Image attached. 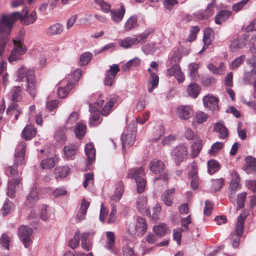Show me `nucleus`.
Masks as SVG:
<instances>
[{
	"instance_id": "f257e3e1",
	"label": "nucleus",
	"mask_w": 256,
	"mask_h": 256,
	"mask_svg": "<svg viewBox=\"0 0 256 256\" xmlns=\"http://www.w3.org/2000/svg\"><path fill=\"white\" fill-rule=\"evenodd\" d=\"M28 14V8L24 7L22 12H16L9 15H2L0 19V56L4 52L5 46L9 40L8 35L16 20H20L26 25L32 24L36 20L37 16L35 11H32L30 15Z\"/></svg>"
},
{
	"instance_id": "f03ea898",
	"label": "nucleus",
	"mask_w": 256,
	"mask_h": 256,
	"mask_svg": "<svg viewBox=\"0 0 256 256\" xmlns=\"http://www.w3.org/2000/svg\"><path fill=\"white\" fill-rule=\"evenodd\" d=\"M26 147V143L24 142H20L18 145L14 154V164L8 168V171L10 172L12 177V179L10 181H12V182L16 184H18L20 182L16 166L19 164H22L24 161Z\"/></svg>"
},
{
	"instance_id": "7ed1b4c3",
	"label": "nucleus",
	"mask_w": 256,
	"mask_h": 256,
	"mask_svg": "<svg viewBox=\"0 0 256 256\" xmlns=\"http://www.w3.org/2000/svg\"><path fill=\"white\" fill-rule=\"evenodd\" d=\"M144 175V169L142 166L134 168L128 172L127 178L135 180L138 193L142 192L145 188L146 182L143 178Z\"/></svg>"
},
{
	"instance_id": "20e7f679",
	"label": "nucleus",
	"mask_w": 256,
	"mask_h": 256,
	"mask_svg": "<svg viewBox=\"0 0 256 256\" xmlns=\"http://www.w3.org/2000/svg\"><path fill=\"white\" fill-rule=\"evenodd\" d=\"M188 146L185 144H180L176 146L172 152V156L176 164H180L187 158L188 156Z\"/></svg>"
},
{
	"instance_id": "39448f33",
	"label": "nucleus",
	"mask_w": 256,
	"mask_h": 256,
	"mask_svg": "<svg viewBox=\"0 0 256 256\" xmlns=\"http://www.w3.org/2000/svg\"><path fill=\"white\" fill-rule=\"evenodd\" d=\"M16 80L17 82H23L30 80L34 78V69L28 68L23 66L20 67L16 73Z\"/></svg>"
},
{
	"instance_id": "423d86ee",
	"label": "nucleus",
	"mask_w": 256,
	"mask_h": 256,
	"mask_svg": "<svg viewBox=\"0 0 256 256\" xmlns=\"http://www.w3.org/2000/svg\"><path fill=\"white\" fill-rule=\"evenodd\" d=\"M32 232V230L26 226H22L18 228V235L25 248H28L31 244Z\"/></svg>"
},
{
	"instance_id": "0eeeda50",
	"label": "nucleus",
	"mask_w": 256,
	"mask_h": 256,
	"mask_svg": "<svg viewBox=\"0 0 256 256\" xmlns=\"http://www.w3.org/2000/svg\"><path fill=\"white\" fill-rule=\"evenodd\" d=\"M231 176L232 180L229 186L230 191L229 198L230 201L234 202L235 192L240 188V180L237 172L235 171L232 172Z\"/></svg>"
},
{
	"instance_id": "6e6552de",
	"label": "nucleus",
	"mask_w": 256,
	"mask_h": 256,
	"mask_svg": "<svg viewBox=\"0 0 256 256\" xmlns=\"http://www.w3.org/2000/svg\"><path fill=\"white\" fill-rule=\"evenodd\" d=\"M136 134L134 130H129L128 128L126 134H123L121 136V140L122 144V150L125 152V146L126 144L131 146L136 140Z\"/></svg>"
},
{
	"instance_id": "1a4fd4ad",
	"label": "nucleus",
	"mask_w": 256,
	"mask_h": 256,
	"mask_svg": "<svg viewBox=\"0 0 256 256\" xmlns=\"http://www.w3.org/2000/svg\"><path fill=\"white\" fill-rule=\"evenodd\" d=\"M118 64H114L110 66V69L106 72V78L104 81V84L112 86L117 73L120 71Z\"/></svg>"
},
{
	"instance_id": "9d476101",
	"label": "nucleus",
	"mask_w": 256,
	"mask_h": 256,
	"mask_svg": "<svg viewBox=\"0 0 256 256\" xmlns=\"http://www.w3.org/2000/svg\"><path fill=\"white\" fill-rule=\"evenodd\" d=\"M218 99L212 94H208L203 98L204 106L211 110H216L218 108Z\"/></svg>"
},
{
	"instance_id": "9b49d317",
	"label": "nucleus",
	"mask_w": 256,
	"mask_h": 256,
	"mask_svg": "<svg viewBox=\"0 0 256 256\" xmlns=\"http://www.w3.org/2000/svg\"><path fill=\"white\" fill-rule=\"evenodd\" d=\"M177 116L183 120H188L193 116V111L189 106H180L176 109Z\"/></svg>"
},
{
	"instance_id": "f8f14e48",
	"label": "nucleus",
	"mask_w": 256,
	"mask_h": 256,
	"mask_svg": "<svg viewBox=\"0 0 256 256\" xmlns=\"http://www.w3.org/2000/svg\"><path fill=\"white\" fill-rule=\"evenodd\" d=\"M125 13L126 8L122 4L119 8L110 10V18L114 22L118 24L123 20Z\"/></svg>"
},
{
	"instance_id": "ddd939ff",
	"label": "nucleus",
	"mask_w": 256,
	"mask_h": 256,
	"mask_svg": "<svg viewBox=\"0 0 256 256\" xmlns=\"http://www.w3.org/2000/svg\"><path fill=\"white\" fill-rule=\"evenodd\" d=\"M138 15L134 14L130 16L124 24V30L126 32L134 30L138 28L140 25L138 22Z\"/></svg>"
},
{
	"instance_id": "4468645a",
	"label": "nucleus",
	"mask_w": 256,
	"mask_h": 256,
	"mask_svg": "<svg viewBox=\"0 0 256 256\" xmlns=\"http://www.w3.org/2000/svg\"><path fill=\"white\" fill-rule=\"evenodd\" d=\"M168 73L170 76H174L179 83L182 82L184 80V76L178 64L172 66L168 70Z\"/></svg>"
},
{
	"instance_id": "2eb2a0df",
	"label": "nucleus",
	"mask_w": 256,
	"mask_h": 256,
	"mask_svg": "<svg viewBox=\"0 0 256 256\" xmlns=\"http://www.w3.org/2000/svg\"><path fill=\"white\" fill-rule=\"evenodd\" d=\"M64 30L63 25L59 22L50 25L46 30V34L50 36L60 34Z\"/></svg>"
},
{
	"instance_id": "dca6fc26",
	"label": "nucleus",
	"mask_w": 256,
	"mask_h": 256,
	"mask_svg": "<svg viewBox=\"0 0 256 256\" xmlns=\"http://www.w3.org/2000/svg\"><path fill=\"white\" fill-rule=\"evenodd\" d=\"M40 217L44 221L53 220L54 218V211L52 208H48L46 205H43L41 208Z\"/></svg>"
},
{
	"instance_id": "f3484780",
	"label": "nucleus",
	"mask_w": 256,
	"mask_h": 256,
	"mask_svg": "<svg viewBox=\"0 0 256 256\" xmlns=\"http://www.w3.org/2000/svg\"><path fill=\"white\" fill-rule=\"evenodd\" d=\"M90 206V202H86L84 199L82 200L80 208L76 218V222H80L84 219L86 214L87 210Z\"/></svg>"
},
{
	"instance_id": "a211bd4d",
	"label": "nucleus",
	"mask_w": 256,
	"mask_h": 256,
	"mask_svg": "<svg viewBox=\"0 0 256 256\" xmlns=\"http://www.w3.org/2000/svg\"><path fill=\"white\" fill-rule=\"evenodd\" d=\"M148 168L152 172L158 174L163 170L164 164L162 161L155 158L150 162Z\"/></svg>"
},
{
	"instance_id": "6ab92c4d",
	"label": "nucleus",
	"mask_w": 256,
	"mask_h": 256,
	"mask_svg": "<svg viewBox=\"0 0 256 256\" xmlns=\"http://www.w3.org/2000/svg\"><path fill=\"white\" fill-rule=\"evenodd\" d=\"M106 240L105 245V248L111 252H114V246H115V240L116 237L115 234L112 232H106Z\"/></svg>"
},
{
	"instance_id": "aec40b11",
	"label": "nucleus",
	"mask_w": 256,
	"mask_h": 256,
	"mask_svg": "<svg viewBox=\"0 0 256 256\" xmlns=\"http://www.w3.org/2000/svg\"><path fill=\"white\" fill-rule=\"evenodd\" d=\"M124 191L123 182L122 180H119L116 184V192L111 196L110 200L118 202L121 198Z\"/></svg>"
},
{
	"instance_id": "412c9836",
	"label": "nucleus",
	"mask_w": 256,
	"mask_h": 256,
	"mask_svg": "<svg viewBox=\"0 0 256 256\" xmlns=\"http://www.w3.org/2000/svg\"><path fill=\"white\" fill-rule=\"evenodd\" d=\"M175 192L174 188H170L164 192L161 196L162 201L167 206H171L173 204V194Z\"/></svg>"
},
{
	"instance_id": "4be33fe9",
	"label": "nucleus",
	"mask_w": 256,
	"mask_h": 256,
	"mask_svg": "<svg viewBox=\"0 0 256 256\" xmlns=\"http://www.w3.org/2000/svg\"><path fill=\"white\" fill-rule=\"evenodd\" d=\"M26 82V91L32 97L34 98L38 90V86L36 78L27 81Z\"/></svg>"
},
{
	"instance_id": "5701e85b",
	"label": "nucleus",
	"mask_w": 256,
	"mask_h": 256,
	"mask_svg": "<svg viewBox=\"0 0 256 256\" xmlns=\"http://www.w3.org/2000/svg\"><path fill=\"white\" fill-rule=\"evenodd\" d=\"M214 131L219 134V138L224 139L228 136V129L221 122H217L214 128Z\"/></svg>"
},
{
	"instance_id": "b1692460",
	"label": "nucleus",
	"mask_w": 256,
	"mask_h": 256,
	"mask_svg": "<svg viewBox=\"0 0 256 256\" xmlns=\"http://www.w3.org/2000/svg\"><path fill=\"white\" fill-rule=\"evenodd\" d=\"M140 41L138 40V38L135 37H126L124 39L120 40H118V45L122 48H129L132 47V46L139 44Z\"/></svg>"
},
{
	"instance_id": "393cba45",
	"label": "nucleus",
	"mask_w": 256,
	"mask_h": 256,
	"mask_svg": "<svg viewBox=\"0 0 256 256\" xmlns=\"http://www.w3.org/2000/svg\"><path fill=\"white\" fill-rule=\"evenodd\" d=\"M14 48L16 49V52L20 54H24L26 52V48L22 44L23 40L21 36H18L16 39L13 40Z\"/></svg>"
},
{
	"instance_id": "a878e982",
	"label": "nucleus",
	"mask_w": 256,
	"mask_h": 256,
	"mask_svg": "<svg viewBox=\"0 0 256 256\" xmlns=\"http://www.w3.org/2000/svg\"><path fill=\"white\" fill-rule=\"evenodd\" d=\"M85 153L87 156L88 164H90L95 160L96 156V150L92 144H88L86 146Z\"/></svg>"
},
{
	"instance_id": "bb28decb",
	"label": "nucleus",
	"mask_w": 256,
	"mask_h": 256,
	"mask_svg": "<svg viewBox=\"0 0 256 256\" xmlns=\"http://www.w3.org/2000/svg\"><path fill=\"white\" fill-rule=\"evenodd\" d=\"M136 230L142 234H144L147 230V224L145 220L140 216L137 218L136 223Z\"/></svg>"
},
{
	"instance_id": "cd10ccee",
	"label": "nucleus",
	"mask_w": 256,
	"mask_h": 256,
	"mask_svg": "<svg viewBox=\"0 0 256 256\" xmlns=\"http://www.w3.org/2000/svg\"><path fill=\"white\" fill-rule=\"evenodd\" d=\"M78 147L75 145L66 146L64 148V158L73 159L77 152Z\"/></svg>"
},
{
	"instance_id": "c85d7f7f",
	"label": "nucleus",
	"mask_w": 256,
	"mask_h": 256,
	"mask_svg": "<svg viewBox=\"0 0 256 256\" xmlns=\"http://www.w3.org/2000/svg\"><path fill=\"white\" fill-rule=\"evenodd\" d=\"M245 45L244 39L237 38L232 42L230 45V48L232 52H236L240 49L244 48Z\"/></svg>"
},
{
	"instance_id": "c756f323",
	"label": "nucleus",
	"mask_w": 256,
	"mask_h": 256,
	"mask_svg": "<svg viewBox=\"0 0 256 256\" xmlns=\"http://www.w3.org/2000/svg\"><path fill=\"white\" fill-rule=\"evenodd\" d=\"M212 4H210L208 6V7L206 10H199L196 12L194 14V16L198 20H204L207 18L208 17L212 14V10H211V6Z\"/></svg>"
},
{
	"instance_id": "7c9ffc66",
	"label": "nucleus",
	"mask_w": 256,
	"mask_h": 256,
	"mask_svg": "<svg viewBox=\"0 0 256 256\" xmlns=\"http://www.w3.org/2000/svg\"><path fill=\"white\" fill-rule=\"evenodd\" d=\"M22 111L16 102L12 103L8 108L6 112L9 115H14L16 120L18 119L19 114Z\"/></svg>"
},
{
	"instance_id": "2f4dec72",
	"label": "nucleus",
	"mask_w": 256,
	"mask_h": 256,
	"mask_svg": "<svg viewBox=\"0 0 256 256\" xmlns=\"http://www.w3.org/2000/svg\"><path fill=\"white\" fill-rule=\"evenodd\" d=\"M232 14V12L228 10H222L219 12V13L215 17V22L217 24H220L223 22H224Z\"/></svg>"
},
{
	"instance_id": "473e14b6",
	"label": "nucleus",
	"mask_w": 256,
	"mask_h": 256,
	"mask_svg": "<svg viewBox=\"0 0 256 256\" xmlns=\"http://www.w3.org/2000/svg\"><path fill=\"white\" fill-rule=\"evenodd\" d=\"M245 167V170L248 173L256 171V158L252 156L246 158Z\"/></svg>"
},
{
	"instance_id": "72a5a7b5",
	"label": "nucleus",
	"mask_w": 256,
	"mask_h": 256,
	"mask_svg": "<svg viewBox=\"0 0 256 256\" xmlns=\"http://www.w3.org/2000/svg\"><path fill=\"white\" fill-rule=\"evenodd\" d=\"M100 118V112L99 110H94L92 112L89 120L90 124L92 126H98L102 121Z\"/></svg>"
},
{
	"instance_id": "f704fd0d",
	"label": "nucleus",
	"mask_w": 256,
	"mask_h": 256,
	"mask_svg": "<svg viewBox=\"0 0 256 256\" xmlns=\"http://www.w3.org/2000/svg\"><path fill=\"white\" fill-rule=\"evenodd\" d=\"M214 38V32L212 29L206 28L204 32L203 42L205 46H208L211 44L212 40Z\"/></svg>"
},
{
	"instance_id": "c9c22d12",
	"label": "nucleus",
	"mask_w": 256,
	"mask_h": 256,
	"mask_svg": "<svg viewBox=\"0 0 256 256\" xmlns=\"http://www.w3.org/2000/svg\"><path fill=\"white\" fill-rule=\"evenodd\" d=\"M36 134L35 128L30 125H28L25 127L22 132V136L26 140H30L34 137Z\"/></svg>"
},
{
	"instance_id": "e433bc0d",
	"label": "nucleus",
	"mask_w": 256,
	"mask_h": 256,
	"mask_svg": "<svg viewBox=\"0 0 256 256\" xmlns=\"http://www.w3.org/2000/svg\"><path fill=\"white\" fill-rule=\"evenodd\" d=\"M154 230L156 234L158 236H162L170 232L167 225L164 223H161L154 226Z\"/></svg>"
},
{
	"instance_id": "4c0bfd02",
	"label": "nucleus",
	"mask_w": 256,
	"mask_h": 256,
	"mask_svg": "<svg viewBox=\"0 0 256 256\" xmlns=\"http://www.w3.org/2000/svg\"><path fill=\"white\" fill-rule=\"evenodd\" d=\"M159 78L155 72H152L150 80L148 82V91L150 92H152L158 84Z\"/></svg>"
},
{
	"instance_id": "58836bf2",
	"label": "nucleus",
	"mask_w": 256,
	"mask_h": 256,
	"mask_svg": "<svg viewBox=\"0 0 256 256\" xmlns=\"http://www.w3.org/2000/svg\"><path fill=\"white\" fill-rule=\"evenodd\" d=\"M57 160L58 157L56 156L52 158H46L41 162L40 166L44 169L52 168L54 166Z\"/></svg>"
},
{
	"instance_id": "ea45409f",
	"label": "nucleus",
	"mask_w": 256,
	"mask_h": 256,
	"mask_svg": "<svg viewBox=\"0 0 256 256\" xmlns=\"http://www.w3.org/2000/svg\"><path fill=\"white\" fill-rule=\"evenodd\" d=\"M245 217L240 214L238 220L237 224L234 233L236 236H242L244 232V224Z\"/></svg>"
},
{
	"instance_id": "a19ab883",
	"label": "nucleus",
	"mask_w": 256,
	"mask_h": 256,
	"mask_svg": "<svg viewBox=\"0 0 256 256\" xmlns=\"http://www.w3.org/2000/svg\"><path fill=\"white\" fill-rule=\"evenodd\" d=\"M200 90V88L198 84L194 83H192L188 86L187 92L190 96L194 98H196Z\"/></svg>"
},
{
	"instance_id": "79ce46f5",
	"label": "nucleus",
	"mask_w": 256,
	"mask_h": 256,
	"mask_svg": "<svg viewBox=\"0 0 256 256\" xmlns=\"http://www.w3.org/2000/svg\"><path fill=\"white\" fill-rule=\"evenodd\" d=\"M208 68L214 74H222L224 72L226 67L224 64L222 62L218 66H216L212 64H208Z\"/></svg>"
},
{
	"instance_id": "37998d69",
	"label": "nucleus",
	"mask_w": 256,
	"mask_h": 256,
	"mask_svg": "<svg viewBox=\"0 0 256 256\" xmlns=\"http://www.w3.org/2000/svg\"><path fill=\"white\" fill-rule=\"evenodd\" d=\"M147 199L146 198L143 196H140L136 200V207L138 210L140 212H143L146 209Z\"/></svg>"
},
{
	"instance_id": "c03bdc74",
	"label": "nucleus",
	"mask_w": 256,
	"mask_h": 256,
	"mask_svg": "<svg viewBox=\"0 0 256 256\" xmlns=\"http://www.w3.org/2000/svg\"><path fill=\"white\" fill-rule=\"evenodd\" d=\"M86 131V126L82 123H78L75 128V134L77 138L82 139Z\"/></svg>"
},
{
	"instance_id": "a18cd8bd",
	"label": "nucleus",
	"mask_w": 256,
	"mask_h": 256,
	"mask_svg": "<svg viewBox=\"0 0 256 256\" xmlns=\"http://www.w3.org/2000/svg\"><path fill=\"white\" fill-rule=\"evenodd\" d=\"M70 170V168L68 166H58L54 169V174L56 176L65 178L68 176Z\"/></svg>"
},
{
	"instance_id": "49530a36",
	"label": "nucleus",
	"mask_w": 256,
	"mask_h": 256,
	"mask_svg": "<svg viewBox=\"0 0 256 256\" xmlns=\"http://www.w3.org/2000/svg\"><path fill=\"white\" fill-rule=\"evenodd\" d=\"M54 139L60 144L66 142V138L64 134V128H60L56 131L54 134Z\"/></svg>"
},
{
	"instance_id": "de8ad7c7",
	"label": "nucleus",
	"mask_w": 256,
	"mask_h": 256,
	"mask_svg": "<svg viewBox=\"0 0 256 256\" xmlns=\"http://www.w3.org/2000/svg\"><path fill=\"white\" fill-rule=\"evenodd\" d=\"M140 64V60L136 57L133 59L128 61L123 67V70L126 71L132 67H136L138 66Z\"/></svg>"
},
{
	"instance_id": "09e8293b",
	"label": "nucleus",
	"mask_w": 256,
	"mask_h": 256,
	"mask_svg": "<svg viewBox=\"0 0 256 256\" xmlns=\"http://www.w3.org/2000/svg\"><path fill=\"white\" fill-rule=\"evenodd\" d=\"M72 82H68L65 88H59L58 89V94L60 98H64L68 94L69 90L72 88Z\"/></svg>"
},
{
	"instance_id": "8fccbe9b",
	"label": "nucleus",
	"mask_w": 256,
	"mask_h": 256,
	"mask_svg": "<svg viewBox=\"0 0 256 256\" xmlns=\"http://www.w3.org/2000/svg\"><path fill=\"white\" fill-rule=\"evenodd\" d=\"M208 172L212 174L217 172L220 168V165L218 162L210 160L208 162Z\"/></svg>"
},
{
	"instance_id": "3c124183",
	"label": "nucleus",
	"mask_w": 256,
	"mask_h": 256,
	"mask_svg": "<svg viewBox=\"0 0 256 256\" xmlns=\"http://www.w3.org/2000/svg\"><path fill=\"white\" fill-rule=\"evenodd\" d=\"M22 88L20 86H15L12 90V97L14 101L18 102L22 98Z\"/></svg>"
},
{
	"instance_id": "603ef678",
	"label": "nucleus",
	"mask_w": 256,
	"mask_h": 256,
	"mask_svg": "<svg viewBox=\"0 0 256 256\" xmlns=\"http://www.w3.org/2000/svg\"><path fill=\"white\" fill-rule=\"evenodd\" d=\"M142 50L146 54H152L157 50V48L154 42H150L143 46Z\"/></svg>"
},
{
	"instance_id": "864d4df0",
	"label": "nucleus",
	"mask_w": 256,
	"mask_h": 256,
	"mask_svg": "<svg viewBox=\"0 0 256 256\" xmlns=\"http://www.w3.org/2000/svg\"><path fill=\"white\" fill-rule=\"evenodd\" d=\"M116 102V99L115 98H111L108 103L102 108V114L104 116H107Z\"/></svg>"
},
{
	"instance_id": "5fc2aeb1",
	"label": "nucleus",
	"mask_w": 256,
	"mask_h": 256,
	"mask_svg": "<svg viewBox=\"0 0 256 256\" xmlns=\"http://www.w3.org/2000/svg\"><path fill=\"white\" fill-rule=\"evenodd\" d=\"M201 141H198L194 143L191 146L192 152L191 156L192 157L194 158L198 156L202 148Z\"/></svg>"
},
{
	"instance_id": "6e6d98bb",
	"label": "nucleus",
	"mask_w": 256,
	"mask_h": 256,
	"mask_svg": "<svg viewBox=\"0 0 256 256\" xmlns=\"http://www.w3.org/2000/svg\"><path fill=\"white\" fill-rule=\"evenodd\" d=\"M92 54L89 52L83 53L80 58V64L81 66L87 64L92 58Z\"/></svg>"
},
{
	"instance_id": "4d7b16f0",
	"label": "nucleus",
	"mask_w": 256,
	"mask_h": 256,
	"mask_svg": "<svg viewBox=\"0 0 256 256\" xmlns=\"http://www.w3.org/2000/svg\"><path fill=\"white\" fill-rule=\"evenodd\" d=\"M94 1L104 12L107 13L110 11L111 6L108 2L104 0H94Z\"/></svg>"
},
{
	"instance_id": "13d9d810",
	"label": "nucleus",
	"mask_w": 256,
	"mask_h": 256,
	"mask_svg": "<svg viewBox=\"0 0 256 256\" xmlns=\"http://www.w3.org/2000/svg\"><path fill=\"white\" fill-rule=\"evenodd\" d=\"M80 238V232L78 230L75 232L74 238L70 240V246L72 249L76 248L79 245Z\"/></svg>"
},
{
	"instance_id": "bf43d9fd",
	"label": "nucleus",
	"mask_w": 256,
	"mask_h": 256,
	"mask_svg": "<svg viewBox=\"0 0 256 256\" xmlns=\"http://www.w3.org/2000/svg\"><path fill=\"white\" fill-rule=\"evenodd\" d=\"M189 75L193 80H196L198 78V66L196 64H190L189 66Z\"/></svg>"
},
{
	"instance_id": "052dcab7",
	"label": "nucleus",
	"mask_w": 256,
	"mask_h": 256,
	"mask_svg": "<svg viewBox=\"0 0 256 256\" xmlns=\"http://www.w3.org/2000/svg\"><path fill=\"white\" fill-rule=\"evenodd\" d=\"M78 118V114L74 112L70 114L66 122V126L67 128H70L71 125L76 122Z\"/></svg>"
},
{
	"instance_id": "680f3d73",
	"label": "nucleus",
	"mask_w": 256,
	"mask_h": 256,
	"mask_svg": "<svg viewBox=\"0 0 256 256\" xmlns=\"http://www.w3.org/2000/svg\"><path fill=\"white\" fill-rule=\"evenodd\" d=\"M37 189L35 187L32 188L31 190L27 197V201L28 202H34L38 200Z\"/></svg>"
},
{
	"instance_id": "e2e57ef3",
	"label": "nucleus",
	"mask_w": 256,
	"mask_h": 256,
	"mask_svg": "<svg viewBox=\"0 0 256 256\" xmlns=\"http://www.w3.org/2000/svg\"><path fill=\"white\" fill-rule=\"evenodd\" d=\"M246 59V56L243 54L235 58L230 64V68L234 69L240 66Z\"/></svg>"
},
{
	"instance_id": "0e129e2a",
	"label": "nucleus",
	"mask_w": 256,
	"mask_h": 256,
	"mask_svg": "<svg viewBox=\"0 0 256 256\" xmlns=\"http://www.w3.org/2000/svg\"><path fill=\"white\" fill-rule=\"evenodd\" d=\"M224 143L222 142H216L214 144L210 149L208 151V153L210 155L214 154L217 152L221 150L224 147Z\"/></svg>"
},
{
	"instance_id": "69168bd1",
	"label": "nucleus",
	"mask_w": 256,
	"mask_h": 256,
	"mask_svg": "<svg viewBox=\"0 0 256 256\" xmlns=\"http://www.w3.org/2000/svg\"><path fill=\"white\" fill-rule=\"evenodd\" d=\"M200 30V28L198 26H193L192 28L190 34L186 38L187 42H193L196 39V34Z\"/></svg>"
},
{
	"instance_id": "338daca9",
	"label": "nucleus",
	"mask_w": 256,
	"mask_h": 256,
	"mask_svg": "<svg viewBox=\"0 0 256 256\" xmlns=\"http://www.w3.org/2000/svg\"><path fill=\"white\" fill-rule=\"evenodd\" d=\"M246 194V192H244L238 195L236 199L238 209L242 208L244 207V203Z\"/></svg>"
},
{
	"instance_id": "774afa93",
	"label": "nucleus",
	"mask_w": 256,
	"mask_h": 256,
	"mask_svg": "<svg viewBox=\"0 0 256 256\" xmlns=\"http://www.w3.org/2000/svg\"><path fill=\"white\" fill-rule=\"evenodd\" d=\"M249 52L252 54H256V34H254L249 40Z\"/></svg>"
}]
</instances>
